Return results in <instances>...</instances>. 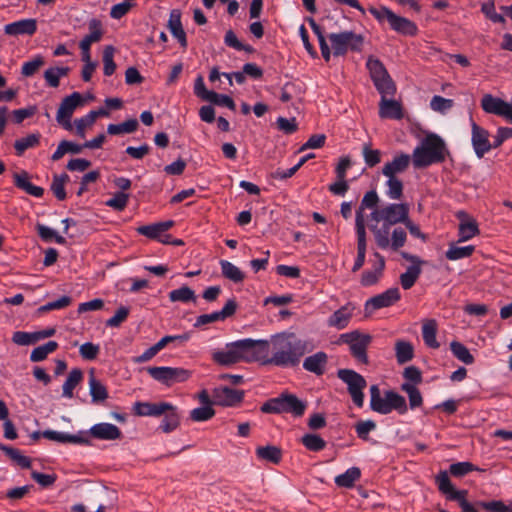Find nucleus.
Listing matches in <instances>:
<instances>
[{"mask_svg":"<svg viewBox=\"0 0 512 512\" xmlns=\"http://www.w3.org/2000/svg\"><path fill=\"white\" fill-rule=\"evenodd\" d=\"M270 344L266 340L242 339L228 343L225 350L212 353V359L219 365L229 366L240 361L252 362L264 359Z\"/></svg>","mask_w":512,"mask_h":512,"instance_id":"obj_1","label":"nucleus"},{"mask_svg":"<svg viewBox=\"0 0 512 512\" xmlns=\"http://www.w3.org/2000/svg\"><path fill=\"white\" fill-rule=\"evenodd\" d=\"M306 352V341L293 333H282L273 337L271 341L272 356L264 363L279 367H294L300 363L301 357Z\"/></svg>","mask_w":512,"mask_h":512,"instance_id":"obj_2","label":"nucleus"},{"mask_svg":"<svg viewBox=\"0 0 512 512\" xmlns=\"http://www.w3.org/2000/svg\"><path fill=\"white\" fill-rule=\"evenodd\" d=\"M449 155L445 141L435 133L427 134L412 153L415 169L427 168L433 164L443 163Z\"/></svg>","mask_w":512,"mask_h":512,"instance_id":"obj_3","label":"nucleus"},{"mask_svg":"<svg viewBox=\"0 0 512 512\" xmlns=\"http://www.w3.org/2000/svg\"><path fill=\"white\" fill-rule=\"evenodd\" d=\"M370 408L374 412L384 415L391 413L393 410L398 411L400 414L407 412L406 400L402 395L388 390L382 396L378 385L370 387Z\"/></svg>","mask_w":512,"mask_h":512,"instance_id":"obj_4","label":"nucleus"},{"mask_svg":"<svg viewBox=\"0 0 512 512\" xmlns=\"http://www.w3.org/2000/svg\"><path fill=\"white\" fill-rule=\"evenodd\" d=\"M391 226L392 225H387V223H383L381 226L372 224L370 225V230L372 231L375 242L380 249H387L390 247L392 250L397 251L399 248L404 246L407 234L403 228H395L390 240Z\"/></svg>","mask_w":512,"mask_h":512,"instance_id":"obj_5","label":"nucleus"},{"mask_svg":"<svg viewBox=\"0 0 512 512\" xmlns=\"http://www.w3.org/2000/svg\"><path fill=\"white\" fill-rule=\"evenodd\" d=\"M328 39L331 43L333 55L336 57L345 55L348 50L360 51L364 43L363 36L352 31L331 33Z\"/></svg>","mask_w":512,"mask_h":512,"instance_id":"obj_6","label":"nucleus"},{"mask_svg":"<svg viewBox=\"0 0 512 512\" xmlns=\"http://www.w3.org/2000/svg\"><path fill=\"white\" fill-rule=\"evenodd\" d=\"M337 377L347 385L353 403L358 407H363L364 393L363 390L367 386L365 378L352 369H339Z\"/></svg>","mask_w":512,"mask_h":512,"instance_id":"obj_7","label":"nucleus"},{"mask_svg":"<svg viewBox=\"0 0 512 512\" xmlns=\"http://www.w3.org/2000/svg\"><path fill=\"white\" fill-rule=\"evenodd\" d=\"M436 483L438 485L439 491L444 494L448 500L457 501L463 512H478V510L466 499L468 491L456 490L452 485L446 471H441L437 475Z\"/></svg>","mask_w":512,"mask_h":512,"instance_id":"obj_8","label":"nucleus"},{"mask_svg":"<svg viewBox=\"0 0 512 512\" xmlns=\"http://www.w3.org/2000/svg\"><path fill=\"white\" fill-rule=\"evenodd\" d=\"M147 372L154 380L168 387L185 382L192 375L190 370L182 367H148Z\"/></svg>","mask_w":512,"mask_h":512,"instance_id":"obj_9","label":"nucleus"},{"mask_svg":"<svg viewBox=\"0 0 512 512\" xmlns=\"http://www.w3.org/2000/svg\"><path fill=\"white\" fill-rule=\"evenodd\" d=\"M340 340L349 345L351 355L360 363L367 364V348L372 341L369 334H363L358 330L342 334Z\"/></svg>","mask_w":512,"mask_h":512,"instance_id":"obj_10","label":"nucleus"},{"mask_svg":"<svg viewBox=\"0 0 512 512\" xmlns=\"http://www.w3.org/2000/svg\"><path fill=\"white\" fill-rule=\"evenodd\" d=\"M84 103L85 100L79 92H73L69 96L63 98L56 115L58 124L61 125L65 130H72V115L74 111L78 107L83 106Z\"/></svg>","mask_w":512,"mask_h":512,"instance_id":"obj_11","label":"nucleus"},{"mask_svg":"<svg viewBox=\"0 0 512 512\" xmlns=\"http://www.w3.org/2000/svg\"><path fill=\"white\" fill-rule=\"evenodd\" d=\"M456 217L459 220V242L468 241L480 233L477 221L467 212L463 210L458 211Z\"/></svg>","mask_w":512,"mask_h":512,"instance_id":"obj_12","label":"nucleus"},{"mask_svg":"<svg viewBox=\"0 0 512 512\" xmlns=\"http://www.w3.org/2000/svg\"><path fill=\"white\" fill-rule=\"evenodd\" d=\"M214 403L220 406H234L243 400L244 392L229 387H219L213 390Z\"/></svg>","mask_w":512,"mask_h":512,"instance_id":"obj_13","label":"nucleus"},{"mask_svg":"<svg viewBox=\"0 0 512 512\" xmlns=\"http://www.w3.org/2000/svg\"><path fill=\"white\" fill-rule=\"evenodd\" d=\"M472 145L478 158H482L485 153L493 148V144L489 142V132L484 128L472 123Z\"/></svg>","mask_w":512,"mask_h":512,"instance_id":"obj_14","label":"nucleus"},{"mask_svg":"<svg viewBox=\"0 0 512 512\" xmlns=\"http://www.w3.org/2000/svg\"><path fill=\"white\" fill-rule=\"evenodd\" d=\"M167 409H171V404L168 402H135L133 405V412L137 416H152L159 417L166 413Z\"/></svg>","mask_w":512,"mask_h":512,"instance_id":"obj_15","label":"nucleus"},{"mask_svg":"<svg viewBox=\"0 0 512 512\" xmlns=\"http://www.w3.org/2000/svg\"><path fill=\"white\" fill-rule=\"evenodd\" d=\"M400 291L397 287L390 288L385 292L370 298L366 302V309L371 307L373 310L389 307L400 300Z\"/></svg>","mask_w":512,"mask_h":512,"instance_id":"obj_16","label":"nucleus"},{"mask_svg":"<svg viewBox=\"0 0 512 512\" xmlns=\"http://www.w3.org/2000/svg\"><path fill=\"white\" fill-rule=\"evenodd\" d=\"M354 310L355 307L352 303H347L340 307L328 318V326L337 328L338 330L346 328L353 316Z\"/></svg>","mask_w":512,"mask_h":512,"instance_id":"obj_17","label":"nucleus"},{"mask_svg":"<svg viewBox=\"0 0 512 512\" xmlns=\"http://www.w3.org/2000/svg\"><path fill=\"white\" fill-rule=\"evenodd\" d=\"M357 258L355 260V263L353 265L352 271L356 272L358 271L365 262L366 257V229L364 222L361 217H358L357 221Z\"/></svg>","mask_w":512,"mask_h":512,"instance_id":"obj_18","label":"nucleus"},{"mask_svg":"<svg viewBox=\"0 0 512 512\" xmlns=\"http://www.w3.org/2000/svg\"><path fill=\"white\" fill-rule=\"evenodd\" d=\"M167 27L170 30L171 34L178 40L180 46L183 49H186L188 43H187L186 32L184 31L182 22H181L180 10L173 9L170 12Z\"/></svg>","mask_w":512,"mask_h":512,"instance_id":"obj_19","label":"nucleus"},{"mask_svg":"<svg viewBox=\"0 0 512 512\" xmlns=\"http://www.w3.org/2000/svg\"><path fill=\"white\" fill-rule=\"evenodd\" d=\"M385 211V223L387 225H395L397 223H404L409 214V208L407 204H389L384 207Z\"/></svg>","mask_w":512,"mask_h":512,"instance_id":"obj_20","label":"nucleus"},{"mask_svg":"<svg viewBox=\"0 0 512 512\" xmlns=\"http://www.w3.org/2000/svg\"><path fill=\"white\" fill-rule=\"evenodd\" d=\"M379 117L382 119H402L404 114L401 103L382 97L379 103Z\"/></svg>","mask_w":512,"mask_h":512,"instance_id":"obj_21","label":"nucleus"},{"mask_svg":"<svg viewBox=\"0 0 512 512\" xmlns=\"http://www.w3.org/2000/svg\"><path fill=\"white\" fill-rule=\"evenodd\" d=\"M37 30L36 19H22L5 25L4 32L7 35H29L32 36Z\"/></svg>","mask_w":512,"mask_h":512,"instance_id":"obj_22","label":"nucleus"},{"mask_svg":"<svg viewBox=\"0 0 512 512\" xmlns=\"http://www.w3.org/2000/svg\"><path fill=\"white\" fill-rule=\"evenodd\" d=\"M80 432L78 435H71L64 432H58L54 430H45L42 432V437L51 441L59 443H73V444H84L89 445V439Z\"/></svg>","mask_w":512,"mask_h":512,"instance_id":"obj_23","label":"nucleus"},{"mask_svg":"<svg viewBox=\"0 0 512 512\" xmlns=\"http://www.w3.org/2000/svg\"><path fill=\"white\" fill-rule=\"evenodd\" d=\"M92 437L100 440H116L120 439L122 433L120 429L111 423H98L89 430Z\"/></svg>","mask_w":512,"mask_h":512,"instance_id":"obj_24","label":"nucleus"},{"mask_svg":"<svg viewBox=\"0 0 512 512\" xmlns=\"http://www.w3.org/2000/svg\"><path fill=\"white\" fill-rule=\"evenodd\" d=\"M410 161H412V156L401 153L383 166L382 173L388 178L395 177L396 174L404 172L409 167Z\"/></svg>","mask_w":512,"mask_h":512,"instance_id":"obj_25","label":"nucleus"},{"mask_svg":"<svg viewBox=\"0 0 512 512\" xmlns=\"http://www.w3.org/2000/svg\"><path fill=\"white\" fill-rule=\"evenodd\" d=\"M389 25L392 30L405 36H415L418 32L417 25L414 22L398 16L394 12L390 14Z\"/></svg>","mask_w":512,"mask_h":512,"instance_id":"obj_26","label":"nucleus"},{"mask_svg":"<svg viewBox=\"0 0 512 512\" xmlns=\"http://www.w3.org/2000/svg\"><path fill=\"white\" fill-rule=\"evenodd\" d=\"M328 362V356L325 352L319 351L305 358L303 368L318 376L323 375Z\"/></svg>","mask_w":512,"mask_h":512,"instance_id":"obj_27","label":"nucleus"},{"mask_svg":"<svg viewBox=\"0 0 512 512\" xmlns=\"http://www.w3.org/2000/svg\"><path fill=\"white\" fill-rule=\"evenodd\" d=\"M14 185L25 191L27 194L32 195L34 197H42L44 194V189L39 186L33 185L29 181V174L26 171H21L20 173H15L13 175Z\"/></svg>","mask_w":512,"mask_h":512,"instance_id":"obj_28","label":"nucleus"},{"mask_svg":"<svg viewBox=\"0 0 512 512\" xmlns=\"http://www.w3.org/2000/svg\"><path fill=\"white\" fill-rule=\"evenodd\" d=\"M174 226V221L168 220L150 225H143L137 228V232L150 239H160L162 234Z\"/></svg>","mask_w":512,"mask_h":512,"instance_id":"obj_29","label":"nucleus"},{"mask_svg":"<svg viewBox=\"0 0 512 512\" xmlns=\"http://www.w3.org/2000/svg\"><path fill=\"white\" fill-rule=\"evenodd\" d=\"M88 28L90 33L80 41L79 47L88 48L90 50L92 43L98 42L102 38L103 30L101 21L96 18L91 19L88 23Z\"/></svg>","mask_w":512,"mask_h":512,"instance_id":"obj_30","label":"nucleus"},{"mask_svg":"<svg viewBox=\"0 0 512 512\" xmlns=\"http://www.w3.org/2000/svg\"><path fill=\"white\" fill-rule=\"evenodd\" d=\"M88 384L93 403H101L108 398V391L106 387L95 377L93 371L90 372Z\"/></svg>","mask_w":512,"mask_h":512,"instance_id":"obj_31","label":"nucleus"},{"mask_svg":"<svg viewBox=\"0 0 512 512\" xmlns=\"http://www.w3.org/2000/svg\"><path fill=\"white\" fill-rule=\"evenodd\" d=\"M437 322L435 319H425L422 324V337L424 343L433 349L439 348L440 344L436 339Z\"/></svg>","mask_w":512,"mask_h":512,"instance_id":"obj_32","label":"nucleus"},{"mask_svg":"<svg viewBox=\"0 0 512 512\" xmlns=\"http://www.w3.org/2000/svg\"><path fill=\"white\" fill-rule=\"evenodd\" d=\"M255 453L258 459L273 464H278L282 459V450L273 445L259 446L256 448Z\"/></svg>","mask_w":512,"mask_h":512,"instance_id":"obj_33","label":"nucleus"},{"mask_svg":"<svg viewBox=\"0 0 512 512\" xmlns=\"http://www.w3.org/2000/svg\"><path fill=\"white\" fill-rule=\"evenodd\" d=\"M83 380V372L79 368L72 369L66 381L63 384V396L66 398L73 397V390L80 384Z\"/></svg>","mask_w":512,"mask_h":512,"instance_id":"obj_34","label":"nucleus"},{"mask_svg":"<svg viewBox=\"0 0 512 512\" xmlns=\"http://www.w3.org/2000/svg\"><path fill=\"white\" fill-rule=\"evenodd\" d=\"M396 360L402 365L411 361L414 357L413 345L404 340H398L395 343Z\"/></svg>","mask_w":512,"mask_h":512,"instance_id":"obj_35","label":"nucleus"},{"mask_svg":"<svg viewBox=\"0 0 512 512\" xmlns=\"http://www.w3.org/2000/svg\"><path fill=\"white\" fill-rule=\"evenodd\" d=\"M284 400L286 406V413H291L295 417H300L304 414L307 407L306 402L300 400L296 395L284 393Z\"/></svg>","mask_w":512,"mask_h":512,"instance_id":"obj_36","label":"nucleus"},{"mask_svg":"<svg viewBox=\"0 0 512 512\" xmlns=\"http://www.w3.org/2000/svg\"><path fill=\"white\" fill-rule=\"evenodd\" d=\"M70 68L67 66L50 67L44 72V79L49 87L57 88L60 84V78L69 74Z\"/></svg>","mask_w":512,"mask_h":512,"instance_id":"obj_37","label":"nucleus"},{"mask_svg":"<svg viewBox=\"0 0 512 512\" xmlns=\"http://www.w3.org/2000/svg\"><path fill=\"white\" fill-rule=\"evenodd\" d=\"M163 415L164 418L159 428L164 433H170L179 426L180 416L175 406L171 404V409H167L166 413H164Z\"/></svg>","mask_w":512,"mask_h":512,"instance_id":"obj_38","label":"nucleus"},{"mask_svg":"<svg viewBox=\"0 0 512 512\" xmlns=\"http://www.w3.org/2000/svg\"><path fill=\"white\" fill-rule=\"evenodd\" d=\"M366 67L369 71L371 80L373 82L380 80L381 78L389 75L384 64L378 58H375L374 56L368 57L367 62H366Z\"/></svg>","mask_w":512,"mask_h":512,"instance_id":"obj_39","label":"nucleus"},{"mask_svg":"<svg viewBox=\"0 0 512 512\" xmlns=\"http://www.w3.org/2000/svg\"><path fill=\"white\" fill-rule=\"evenodd\" d=\"M221 271L222 275L233 281L234 283H240L244 280L245 275L244 273L234 264L227 260H221L220 261Z\"/></svg>","mask_w":512,"mask_h":512,"instance_id":"obj_40","label":"nucleus"},{"mask_svg":"<svg viewBox=\"0 0 512 512\" xmlns=\"http://www.w3.org/2000/svg\"><path fill=\"white\" fill-rule=\"evenodd\" d=\"M422 269L419 265H411L406 272L400 275V283L403 289L408 290L414 286L419 278Z\"/></svg>","mask_w":512,"mask_h":512,"instance_id":"obj_41","label":"nucleus"},{"mask_svg":"<svg viewBox=\"0 0 512 512\" xmlns=\"http://www.w3.org/2000/svg\"><path fill=\"white\" fill-rule=\"evenodd\" d=\"M361 471L357 467L349 468L345 473L338 475L335 478V483L339 487L351 488L354 483L360 478Z\"/></svg>","mask_w":512,"mask_h":512,"instance_id":"obj_42","label":"nucleus"},{"mask_svg":"<svg viewBox=\"0 0 512 512\" xmlns=\"http://www.w3.org/2000/svg\"><path fill=\"white\" fill-rule=\"evenodd\" d=\"M261 411L263 413L270 414H281L286 413L287 409L285 406L284 393L280 394L278 397L269 399L261 406Z\"/></svg>","mask_w":512,"mask_h":512,"instance_id":"obj_43","label":"nucleus"},{"mask_svg":"<svg viewBox=\"0 0 512 512\" xmlns=\"http://www.w3.org/2000/svg\"><path fill=\"white\" fill-rule=\"evenodd\" d=\"M58 348V343L55 341H48L47 343L34 348L30 354L32 362H40L47 358L50 353H53Z\"/></svg>","mask_w":512,"mask_h":512,"instance_id":"obj_44","label":"nucleus"},{"mask_svg":"<svg viewBox=\"0 0 512 512\" xmlns=\"http://www.w3.org/2000/svg\"><path fill=\"white\" fill-rule=\"evenodd\" d=\"M378 201H379L378 195H377L376 191H374V190H371L364 195V197L361 201V204L356 211V219H355V228L356 229H357L358 217H361L363 222L365 223L363 211L366 208H375L377 206Z\"/></svg>","mask_w":512,"mask_h":512,"instance_id":"obj_45","label":"nucleus"},{"mask_svg":"<svg viewBox=\"0 0 512 512\" xmlns=\"http://www.w3.org/2000/svg\"><path fill=\"white\" fill-rule=\"evenodd\" d=\"M169 299L171 302H196V295L190 287L182 286L179 289L172 290L169 293Z\"/></svg>","mask_w":512,"mask_h":512,"instance_id":"obj_46","label":"nucleus"},{"mask_svg":"<svg viewBox=\"0 0 512 512\" xmlns=\"http://www.w3.org/2000/svg\"><path fill=\"white\" fill-rule=\"evenodd\" d=\"M0 449L21 468H30V466H31L30 458L22 455L20 453V450L10 447V446H7V445H4V444H0Z\"/></svg>","mask_w":512,"mask_h":512,"instance_id":"obj_47","label":"nucleus"},{"mask_svg":"<svg viewBox=\"0 0 512 512\" xmlns=\"http://www.w3.org/2000/svg\"><path fill=\"white\" fill-rule=\"evenodd\" d=\"M68 181L69 176L66 173H63L61 175H54L53 177L50 189L55 195V197L60 201L66 199L65 183Z\"/></svg>","mask_w":512,"mask_h":512,"instance_id":"obj_48","label":"nucleus"},{"mask_svg":"<svg viewBox=\"0 0 512 512\" xmlns=\"http://www.w3.org/2000/svg\"><path fill=\"white\" fill-rule=\"evenodd\" d=\"M450 349L453 355L461 362L470 365L474 362V357L466 346L458 341H452L450 343Z\"/></svg>","mask_w":512,"mask_h":512,"instance_id":"obj_49","label":"nucleus"},{"mask_svg":"<svg viewBox=\"0 0 512 512\" xmlns=\"http://www.w3.org/2000/svg\"><path fill=\"white\" fill-rule=\"evenodd\" d=\"M40 134H30L26 137L20 138L15 141L14 148L17 155H22L27 149L33 148L39 144Z\"/></svg>","mask_w":512,"mask_h":512,"instance_id":"obj_50","label":"nucleus"},{"mask_svg":"<svg viewBox=\"0 0 512 512\" xmlns=\"http://www.w3.org/2000/svg\"><path fill=\"white\" fill-rule=\"evenodd\" d=\"M373 83L377 91L380 93L381 98L393 96L396 93V85L390 75L374 81Z\"/></svg>","mask_w":512,"mask_h":512,"instance_id":"obj_51","label":"nucleus"},{"mask_svg":"<svg viewBox=\"0 0 512 512\" xmlns=\"http://www.w3.org/2000/svg\"><path fill=\"white\" fill-rule=\"evenodd\" d=\"M502 101V99L491 94H485L481 99V107L486 113L499 116Z\"/></svg>","mask_w":512,"mask_h":512,"instance_id":"obj_52","label":"nucleus"},{"mask_svg":"<svg viewBox=\"0 0 512 512\" xmlns=\"http://www.w3.org/2000/svg\"><path fill=\"white\" fill-rule=\"evenodd\" d=\"M476 505L488 512H512V501H510L508 504H505L501 500H493L488 502L478 501Z\"/></svg>","mask_w":512,"mask_h":512,"instance_id":"obj_53","label":"nucleus"},{"mask_svg":"<svg viewBox=\"0 0 512 512\" xmlns=\"http://www.w3.org/2000/svg\"><path fill=\"white\" fill-rule=\"evenodd\" d=\"M475 247L472 245L458 247L455 245H450L449 249L446 251V258L449 260H458L462 258H467L472 255Z\"/></svg>","mask_w":512,"mask_h":512,"instance_id":"obj_54","label":"nucleus"},{"mask_svg":"<svg viewBox=\"0 0 512 512\" xmlns=\"http://www.w3.org/2000/svg\"><path fill=\"white\" fill-rule=\"evenodd\" d=\"M302 444L310 451L318 452L326 447V442L317 434H306L302 437Z\"/></svg>","mask_w":512,"mask_h":512,"instance_id":"obj_55","label":"nucleus"},{"mask_svg":"<svg viewBox=\"0 0 512 512\" xmlns=\"http://www.w3.org/2000/svg\"><path fill=\"white\" fill-rule=\"evenodd\" d=\"M401 389L408 394L409 405L411 409L417 408L422 405L423 399L420 391L415 385L410 383H403Z\"/></svg>","mask_w":512,"mask_h":512,"instance_id":"obj_56","label":"nucleus"},{"mask_svg":"<svg viewBox=\"0 0 512 512\" xmlns=\"http://www.w3.org/2000/svg\"><path fill=\"white\" fill-rule=\"evenodd\" d=\"M362 154L368 167H374L381 161V152L378 149H372L369 143L363 145Z\"/></svg>","mask_w":512,"mask_h":512,"instance_id":"obj_57","label":"nucleus"},{"mask_svg":"<svg viewBox=\"0 0 512 512\" xmlns=\"http://www.w3.org/2000/svg\"><path fill=\"white\" fill-rule=\"evenodd\" d=\"M44 58L40 55L34 57L32 60L25 62L21 68V74L24 77H31L44 65Z\"/></svg>","mask_w":512,"mask_h":512,"instance_id":"obj_58","label":"nucleus"},{"mask_svg":"<svg viewBox=\"0 0 512 512\" xmlns=\"http://www.w3.org/2000/svg\"><path fill=\"white\" fill-rule=\"evenodd\" d=\"M387 196L393 200H399L403 196V183L396 177L388 178Z\"/></svg>","mask_w":512,"mask_h":512,"instance_id":"obj_59","label":"nucleus"},{"mask_svg":"<svg viewBox=\"0 0 512 512\" xmlns=\"http://www.w3.org/2000/svg\"><path fill=\"white\" fill-rule=\"evenodd\" d=\"M209 96L210 97H206V101H208L210 103H213L218 106H225V107L229 108L230 110L236 109L234 100L228 95L219 94V93L213 91L212 93L209 94Z\"/></svg>","mask_w":512,"mask_h":512,"instance_id":"obj_60","label":"nucleus"},{"mask_svg":"<svg viewBox=\"0 0 512 512\" xmlns=\"http://www.w3.org/2000/svg\"><path fill=\"white\" fill-rule=\"evenodd\" d=\"M453 105L454 101L452 99H447L439 95L433 96L430 101L431 109L442 114L450 110Z\"/></svg>","mask_w":512,"mask_h":512,"instance_id":"obj_61","label":"nucleus"},{"mask_svg":"<svg viewBox=\"0 0 512 512\" xmlns=\"http://www.w3.org/2000/svg\"><path fill=\"white\" fill-rule=\"evenodd\" d=\"M476 470H478V468L471 462H458L451 464L449 467V472L455 477H462Z\"/></svg>","mask_w":512,"mask_h":512,"instance_id":"obj_62","label":"nucleus"},{"mask_svg":"<svg viewBox=\"0 0 512 512\" xmlns=\"http://www.w3.org/2000/svg\"><path fill=\"white\" fill-rule=\"evenodd\" d=\"M214 415L215 410L211 406L198 407L190 412V418L195 422L207 421Z\"/></svg>","mask_w":512,"mask_h":512,"instance_id":"obj_63","label":"nucleus"},{"mask_svg":"<svg viewBox=\"0 0 512 512\" xmlns=\"http://www.w3.org/2000/svg\"><path fill=\"white\" fill-rule=\"evenodd\" d=\"M376 429V423L373 420H361L355 424L357 436L362 440L369 439V433Z\"/></svg>","mask_w":512,"mask_h":512,"instance_id":"obj_64","label":"nucleus"}]
</instances>
